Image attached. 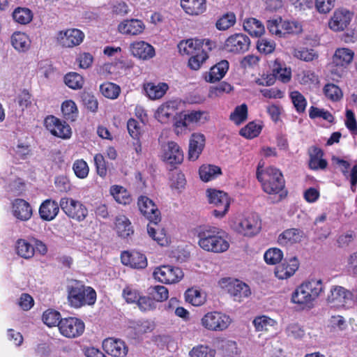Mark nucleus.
Returning <instances> with one entry per match:
<instances>
[{
	"instance_id": "nucleus-1",
	"label": "nucleus",
	"mask_w": 357,
	"mask_h": 357,
	"mask_svg": "<svg viewBox=\"0 0 357 357\" xmlns=\"http://www.w3.org/2000/svg\"><path fill=\"white\" fill-rule=\"evenodd\" d=\"M198 245L205 251L222 253L229 248L227 235L225 231L212 226H201L196 229Z\"/></svg>"
},
{
	"instance_id": "nucleus-2",
	"label": "nucleus",
	"mask_w": 357,
	"mask_h": 357,
	"mask_svg": "<svg viewBox=\"0 0 357 357\" xmlns=\"http://www.w3.org/2000/svg\"><path fill=\"white\" fill-rule=\"evenodd\" d=\"M261 165L259 162L257 169V178L261 183L263 190L269 195L279 194L277 202L281 201L286 196L285 192L283 195V190L285 185V181L282 172L280 169L268 167L264 170L261 169Z\"/></svg>"
},
{
	"instance_id": "nucleus-3",
	"label": "nucleus",
	"mask_w": 357,
	"mask_h": 357,
	"mask_svg": "<svg viewBox=\"0 0 357 357\" xmlns=\"http://www.w3.org/2000/svg\"><path fill=\"white\" fill-rule=\"evenodd\" d=\"M321 280L312 279L298 287L292 294L291 301L303 307H311L313 301L324 291Z\"/></svg>"
},
{
	"instance_id": "nucleus-4",
	"label": "nucleus",
	"mask_w": 357,
	"mask_h": 357,
	"mask_svg": "<svg viewBox=\"0 0 357 357\" xmlns=\"http://www.w3.org/2000/svg\"><path fill=\"white\" fill-rule=\"evenodd\" d=\"M231 323L230 317L222 312L213 311L206 313L201 319L202 326L212 331H222Z\"/></svg>"
},
{
	"instance_id": "nucleus-5",
	"label": "nucleus",
	"mask_w": 357,
	"mask_h": 357,
	"mask_svg": "<svg viewBox=\"0 0 357 357\" xmlns=\"http://www.w3.org/2000/svg\"><path fill=\"white\" fill-rule=\"evenodd\" d=\"M219 284L236 301H241L243 298L248 297L251 293L248 285L236 279L222 278Z\"/></svg>"
},
{
	"instance_id": "nucleus-6",
	"label": "nucleus",
	"mask_w": 357,
	"mask_h": 357,
	"mask_svg": "<svg viewBox=\"0 0 357 357\" xmlns=\"http://www.w3.org/2000/svg\"><path fill=\"white\" fill-rule=\"evenodd\" d=\"M234 229L245 236H253L261 229V221L257 214H250L236 222Z\"/></svg>"
},
{
	"instance_id": "nucleus-7",
	"label": "nucleus",
	"mask_w": 357,
	"mask_h": 357,
	"mask_svg": "<svg viewBox=\"0 0 357 357\" xmlns=\"http://www.w3.org/2000/svg\"><path fill=\"white\" fill-rule=\"evenodd\" d=\"M59 330L62 335L68 338L80 336L84 331V322L76 317L61 319L58 324Z\"/></svg>"
},
{
	"instance_id": "nucleus-8",
	"label": "nucleus",
	"mask_w": 357,
	"mask_h": 357,
	"mask_svg": "<svg viewBox=\"0 0 357 357\" xmlns=\"http://www.w3.org/2000/svg\"><path fill=\"white\" fill-rule=\"evenodd\" d=\"M207 195L209 203L216 207L213 211V215L217 218H222L227 212L230 205L227 194L221 190L208 189Z\"/></svg>"
},
{
	"instance_id": "nucleus-9",
	"label": "nucleus",
	"mask_w": 357,
	"mask_h": 357,
	"mask_svg": "<svg viewBox=\"0 0 357 357\" xmlns=\"http://www.w3.org/2000/svg\"><path fill=\"white\" fill-rule=\"evenodd\" d=\"M153 276L162 283L172 284L179 282L183 278V273L178 267L163 265L155 268Z\"/></svg>"
},
{
	"instance_id": "nucleus-10",
	"label": "nucleus",
	"mask_w": 357,
	"mask_h": 357,
	"mask_svg": "<svg viewBox=\"0 0 357 357\" xmlns=\"http://www.w3.org/2000/svg\"><path fill=\"white\" fill-rule=\"evenodd\" d=\"M59 206L68 217L78 221L83 220L88 214V210L85 206L71 198H62Z\"/></svg>"
},
{
	"instance_id": "nucleus-11",
	"label": "nucleus",
	"mask_w": 357,
	"mask_h": 357,
	"mask_svg": "<svg viewBox=\"0 0 357 357\" xmlns=\"http://www.w3.org/2000/svg\"><path fill=\"white\" fill-rule=\"evenodd\" d=\"M250 45V40L243 33H235L229 36L224 44V49L228 52L241 54L247 52Z\"/></svg>"
},
{
	"instance_id": "nucleus-12",
	"label": "nucleus",
	"mask_w": 357,
	"mask_h": 357,
	"mask_svg": "<svg viewBox=\"0 0 357 357\" xmlns=\"http://www.w3.org/2000/svg\"><path fill=\"white\" fill-rule=\"evenodd\" d=\"M137 205L141 213L151 223L157 225L160 221V212L152 199L146 196L141 195L138 198Z\"/></svg>"
},
{
	"instance_id": "nucleus-13",
	"label": "nucleus",
	"mask_w": 357,
	"mask_h": 357,
	"mask_svg": "<svg viewBox=\"0 0 357 357\" xmlns=\"http://www.w3.org/2000/svg\"><path fill=\"white\" fill-rule=\"evenodd\" d=\"M47 129L54 136L63 139L71 137L72 131L70 126L54 116H47L45 120Z\"/></svg>"
},
{
	"instance_id": "nucleus-14",
	"label": "nucleus",
	"mask_w": 357,
	"mask_h": 357,
	"mask_svg": "<svg viewBox=\"0 0 357 357\" xmlns=\"http://www.w3.org/2000/svg\"><path fill=\"white\" fill-rule=\"evenodd\" d=\"M332 162L338 167L345 178L349 181L351 190L355 192L357 188V164L354 165L349 172L351 165L348 161L333 156Z\"/></svg>"
},
{
	"instance_id": "nucleus-15",
	"label": "nucleus",
	"mask_w": 357,
	"mask_h": 357,
	"mask_svg": "<svg viewBox=\"0 0 357 357\" xmlns=\"http://www.w3.org/2000/svg\"><path fill=\"white\" fill-rule=\"evenodd\" d=\"M353 13L345 8L337 9L331 17L328 26L335 31H344L350 24Z\"/></svg>"
},
{
	"instance_id": "nucleus-16",
	"label": "nucleus",
	"mask_w": 357,
	"mask_h": 357,
	"mask_svg": "<svg viewBox=\"0 0 357 357\" xmlns=\"http://www.w3.org/2000/svg\"><path fill=\"white\" fill-rule=\"evenodd\" d=\"M327 301L333 306L344 307L352 301L351 291L341 286H333L328 295Z\"/></svg>"
},
{
	"instance_id": "nucleus-17",
	"label": "nucleus",
	"mask_w": 357,
	"mask_h": 357,
	"mask_svg": "<svg viewBox=\"0 0 357 357\" xmlns=\"http://www.w3.org/2000/svg\"><path fill=\"white\" fill-rule=\"evenodd\" d=\"M68 299L72 307L78 308L85 305L86 289L83 284L75 282L68 286Z\"/></svg>"
},
{
	"instance_id": "nucleus-18",
	"label": "nucleus",
	"mask_w": 357,
	"mask_h": 357,
	"mask_svg": "<svg viewBox=\"0 0 357 357\" xmlns=\"http://www.w3.org/2000/svg\"><path fill=\"white\" fill-rule=\"evenodd\" d=\"M121 262L133 268H144L147 266L146 256L137 251H124L121 255Z\"/></svg>"
},
{
	"instance_id": "nucleus-19",
	"label": "nucleus",
	"mask_w": 357,
	"mask_h": 357,
	"mask_svg": "<svg viewBox=\"0 0 357 357\" xmlns=\"http://www.w3.org/2000/svg\"><path fill=\"white\" fill-rule=\"evenodd\" d=\"M12 213L18 220L27 221L33 215V208L28 202L17 198L12 202Z\"/></svg>"
},
{
	"instance_id": "nucleus-20",
	"label": "nucleus",
	"mask_w": 357,
	"mask_h": 357,
	"mask_svg": "<svg viewBox=\"0 0 357 357\" xmlns=\"http://www.w3.org/2000/svg\"><path fill=\"white\" fill-rule=\"evenodd\" d=\"M162 159L171 165H179L183 160V151L176 142H169L164 146Z\"/></svg>"
},
{
	"instance_id": "nucleus-21",
	"label": "nucleus",
	"mask_w": 357,
	"mask_h": 357,
	"mask_svg": "<svg viewBox=\"0 0 357 357\" xmlns=\"http://www.w3.org/2000/svg\"><path fill=\"white\" fill-rule=\"evenodd\" d=\"M102 347L108 354L114 357H125L128 351L126 343L120 339H105L102 342Z\"/></svg>"
},
{
	"instance_id": "nucleus-22",
	"label": "nucleus",
	"mask_w": 357,
	"mask_h": 357,
	"mask_svg": "<svg viewBox=\"0 0 357 357\" xmlns=\"http://www.w3.org/2000/svg\"><path fill=\"white\" fill-rule=\"evenodd\" d=\"M84 38V33L79 29H68L61 32L58 38L61 45L64 47H73L79 45Z\"/></svg>"
},
{
	"instance_id": "nucleus-23",
	"label": "nucleus",
	"mask_w": 357,
	"mask_h": 357,
	"mask_svg": "<svg viewBox=\"0 0 357 357\" xmlns=\"http://www.w3.org/2000/svg\"><path fill=\"white\" fill-rule=\"evenodd\" d=\"M130 50L133 56L142 60H148L155 56V49L149 43L143 41H135L130 44Z\"/></svg>"
},
{
	"instance_id": "nucleus-24",
	"label": "nucleus",
	"mask_w": 357,
	"mask_h": 357,
	"mask_svg": "<svg viewBox=\"0 0 357 357\" xmlns=\"http://www.w3.org/2000/svg\"><path fill=\"white\" fill-rule=\"evenodd\" d=\"M298 261L296 257H291L289 260L284 259L275 268V275L280 280L290 278L298 270Z\"/></svg>"
},
{
	"instance_id": "nucleus-25",
	"label": "nucleus",
	"mask_w": 357,
	"mask_h": 357,
	"mask_svg": "<svg viewBox=\"0 0 357 357\" xmlns=\"http://www.w3.org/2000/svg\"><path fill=\"white\" fill-rule=\"evenodd\" d=\"M144 29V22L137 19L124 20L118 26V31L121 33L128 36L139 35Z\"/></svg>"
},
{
	"instance_id": "nucleus-26",
	"label": "nucleus",
	"mask_w": 357,
	"mask_h": 357,
	"mask_svg": "<svg viewBox=\"0 0 357 357\" xmlns=\"http://www.w3.org/2000/svg\"><path fill=\"white\" fill-rule=\"evenodd\" d=\"M205 145V137L202 133L192 134L188 150V158L190 160H196L202 152Z\"/></svg>"
},
{
	"instance_id": "nucleus-27",
	"label": "nucleus",
	"mask_w": 357,
	"mask_h": 357,
	"mask_svg": "<svg viewBox=\"0 0 357 357\" xmlns=\"http://www.w3.org/2000/svg\"><path fill=\"white\" fill-rule=\"evenodd\" d=\"M305 234L303 230L291 228L281 233L278 236V241L282 245H292L301 242Z\"/></svg>"
},
{
	"instance_id": "nucleus-28",
	"label": "nucleus",
	"mask_w": 357,
	"mask_h": 357,
	"mask_svg": "<svg viewBox=\"0 0 357 357\" xmlns=\"http://www.w3.org/2000/svg\"><path fill=\"white\" fill-rule=\"evenodd\" d=\"M308 154L310 156L309 167L313 170L325 169L327 167L328 162L323 159V151L315 146H312L308 149Z\"/></svg>"
},
{
	"instance_id": "nucleus-29",
	"label": "nucleus",
	"mask_w": 357,
	"mask_h": 357,
	"mask_svg": "<svg viewBox=\"0 0 357 357\" xmlns=\"http://www.w3.org/2000/svg\"><path fill=\"white\" fill-rule=\"evenodd\" d=\"M181 6L188 15H199L206 10V0H181Z\"/></svg>"
},
{
	"instance_id": "nucleus-30",
	"label": "nucleus",
	"mask_w": 357,
	"mask_h": 357,
	"mask_svg": "<svg viewBox=\"0 0 357 357\" xmlns=\"http://www.w3.org/2000/svg\"><path fill=\"white\" fill-rule=\"evenodd\" d=\"M59 204L52 199L45 200L39 208V214L43 220L51 221L55 218L59 211Z\"/></svg>"
},
{
	"instance_id": "nucleus-31",
	"label": "nucleus",
	"mask_w": 357,
	"mask_h": 357,
	"mask_svg": "<svg viewBox=\"0 0 357 357\" xmlns=\"http://www.w3.org/2000/svg\"><path fill=\"white\" fill-rule=\"evenodd\" d=\"M229 62L227 60H222L215 66L211 68L208 75L205 76V79L208 82H215L221 79L229 69Z\"/></svg>"
},
{
	"instance_id": "nucleus-32",
	"label": "nucleus",
	"mask_w": 357,
	"mask_h": 357,
	"mask_svg": "<svg viewBox=\"0 0 357 357\" xmlns=\"http://www.w3.org/2000/svg\"><path fill=\"white\" fill-rule=\"evenodd\" d=\"M115 229L119 236L127 238L133 234L134 231L129 219L124 215H119L115 218Z\"/></svg>"
},
{
	"instance_id": "nucleus-33",
	"label": "nucleus",
	"mask_w": 357,
	"mask_h": 357,
	"mask_svg": "<svg viewBox=\"0 0 357 357\" xmlns=\"http://www.w3.org/2000/svg\"><path fill=\"white\" fill-rule=\"evenodd\" d=\"M178 104L176 101H168L161 105L157 109L155 117L162 123H167L177 109Z\"/></svg>"
},
{
	"instance_id": "nucleus-34",
	"label": "nucleus",
	"mask_w": 357,
	"mask_h": 357,
	"mask_svg": "<svg viewBox=\"0 0 357 357\" xmlns=\"http://www.w3.org/2000/svg\"><path fill=\"white\" fill-rule=\"evenodd\" d=\"M271 70L276 79L283 83L290 81L291 77V70L290 68H287L286 64L276 59L272 65Z\"/></svg>"
},
{
	"instance_id": "nucleus-35",
	"label": "nucleus",
	"mask_w": 357,
	"mask_h": 357,
	"mask_svg": "<svg viewBox=\"0 0 357 357\" xmlns=\"http://www.w3.org/2000/svg\"><path fill=\"white\" fill-rule=\"evenodd\" d=\"M168 89V85L164 82H161L158 84L149 82L144 86L146 94L151 100L161 98L165 94Z\"/></svg>"
},
{
	"instance_id": "nucleus-36",
	"label": "nucleus",
	"mask_w": 357,
	"mask_h": 357,
	"mask_svg": "<svg viewBox=\"0 0 357 357\" xmlns=\"http://www.w3.org/2000/svg\"><path fill=\"white\" fill-rule=\"evenodd\" d=\"M10 42L13 47L18 52L27 51L31 45V41L29 36L22 32H15L10 38Z\"/></svg>"
},
{
	"instance_id": "nucleus-37",
	"label": "nucleus",
	"mask_w": 357,
	"mask_h": 357,
	"mask_svg": "<svg viewBox=\"0 0 357 357\" xmlns=\"http://www.w3.org/2000/svg\"><path fill=\"white\" fill-rule=\"evenodd\" d=\"M110 194L115 201L123 205L129 204L132 198L129 192L123 186L114 185L110 188Z\"/></svg>"
},
{
	"instance_id": "nucleus-38",
	"label": "nucleus",
	"mask_w": 357,
	"mask_h": 357,
	"mask_svg": "<svg viewBox=\"0 0 357 357\" xmlns=\"http://www.w3.org/2000/svg\"><path fill=\"white\" fill-rule=\"evenodd\" d=\"M243 29L250 36L260 37L265 31L264 26L255 18H249L244 21Z\"/></svg>"
},
{
	"instance_id": "nucleus-39",
	"label": "nucleus",
	"mask_w": 357,
	"mask_h": 357,
	"mask_svg": "<svg viewBox=\"0 0 357 357\" xmlns=\"http://www.w3.org/2000/svg\"><path fill=\"white\" fill-rule=\"evenodd\" d=\"M354 53L348 48H338L333 56V63L336 66H347L354 59Z\"/></svg>"
},
{
	"instance_id": "nucleus-40",
	"label": "nucleus",
	"mask_w": 357,
	"mask_h": 357,
	"mask_svg": "<svg viewBox=\"0 0 357 357\" xmlns=\"http://www.w3.org/2000/svg\"><path fill=\"white\" fill-rule=\"evenodd\" d=\"M200 178L205 182H208L217 178L222 174L221 169L215 165H204L200 167L199 170Z\"/></svg>"
},
{
	"instance_id": "nucleus-41",
	"label": "nucleus",
	"mask_w": 357,
	"mask_h": 357,
	"mask_svg": "<svg viewBox=\"0 0 357 357\" xmlns=\"http://www.w3.org/2000/svg\"><path fill=\"white\" fill-rule=\"evenodd\" d=\"M199 39H188L185 41H181L178 45V48L181 54L192 55L201 52Z\"/></svg>"
},
{
	"instance_id": "nucleus-42",
	"label": "nucleus",
	"mask_w": 357,
	"mask_h": 357,
	"mask_svg": "<svg viewBox=\"0 0 357 357\" xmlns=\"http://www.w3.org/2000/svg\"><path fill=\"white\" fill-rule=\"evenodd\" d=\"M17 254L24 259L31 258L35 252L33 245L24 239L17 240L15 245Z\"/></svg>"
},
{
	"instance_id": "nucleus-43",
	"label": "nucleus",
	"mask_w": 357,
	"mask_h": 357,
	"mask_svg": "<svg viewBox=\"0 0 357 357\" xmlns=\"http://www.w3.org/2000/svg\"><path fill=\"white\" fill-rule=\"evenodd\" d=\"M147 292L155 302H162L169 297L168 289L162 285L151 286L148 288Z\"/></svg>"
},
{
	"instance_id": "nucleus-44",
	"label": "nucleus",
	"mask_w": 357,
	"mask_h": 357,
	"mask_svg": "<svg viewBox=\"0 0 357 357\" xmlns=\"http://www.w3.org/2000/svg\"><path fill=\"white\" fill-rule=\"evenodd\" d=\"M291 54L295 58L306 62L312 61L318 57V54L313 49L306 47L294 48Z\"/></svg>"
},
{
	"instance_id": "nucleus-45",
	"label": "nucleus",
	"mask_w": 357,
	"mask_h": 357,
	"mask_svg": "<svg viewBox=\"0 0 357 357\" xmlns=\"http://www.w3.org/2000/svg\"><path fill=\"white\" fill-rule=\"evenodd\" d=\"M323 91L325 96L333 102H337L343 97L342 89L334 84H326Z\"/></svg>"
},
{
	"instance_id": "nucleus-46",
	"label": "nucleus",
	"mask_w": 357,
	"mask_h": 357,
	"mask_svg": "<svg viewBox=\"0 0 357 357\" xmlns=\"http://www.w3.org/2000/svg\"><path fill=\"white\" fill-rule=\"evenodd\" d=\"M185 301L195 306H200L205 302V296L196 289H188L185 293Z\"/></svg>"
},
{
	"instance_id": "nucleus-47",
	"label": "nucleus",
	"mask_w": 357,
	"mask_h": 357,
	"mask_svg": "<svg viewBox=\"0 0 357 357\" xmlns=\"http://www.w3.org/2000/svg\"><path fill=\"white\" fill-rule=\"evenodd\" d=\"M14 20L22 24L29 23L33 17L31 11L26 8H17L13 13Z\"/></svg>"
},
{
	"instance_id": "nucleus-48",
	"label": "nucleus",
	"mask_w": 357,
	"mask_h": 357,
	"mask_svg": "<svg viewBox=\"0 0 357 357\" xmlns=\"http://www.w3.org/2000/svg\"><path fill=\"white\" fill-rule=\"evenodd\" d=\"M248 118V107L245 104H242L236 107L234 112L231 113L229 119L236 125L243 123Z\"/></svg>"
},
{
	"instance_id": "nucleus-49",
	"label": "nucleus",
	"mask_w": 357,
	"mask_h": 357,
	"mask_svg": "<svg viewBox=\"0 0 357 357\" xmlns=\"http://www.w3.org/2000/svg\"><path fill=\"white\" fill-rule=\"evenodd\" d=\"M289 98L298 113H303L305 111L307 100L299 91H294L290 92Z\"/></svg>"
},
{
	"instance_id": "nucleus-50",
	"label": "nucleus",
	"mask_w": 357,
	"mask_h": 357,
	"mask_svg": "<svg viewBox=\"0 0 357 357\" xmlns=\"http://www.w3.org/2000/svg\"><path fill=\"white\" fill-rule=\"evenodd\" d=\"M64 82L69 88L79 89L84 84V79L79 74L71 72L65 75Z\"/></svg>"
},
{
	"instance_id": "nucleus-51",
	"label": "nucleus",
	"mask_w": 357,
	"mask_h": 357,
	"mask_svg": "<svg viewBox=\"0 0 357 357\" xmlns=\"http://www.w3.org/2000/svg\"><path fill=\"white\" fill-rule=\"evenodd\" d=\"M102 94L110 99H116L120 93V87L112 82H106L100 86Z\"/></svg>"
},
{
	"instance_id": "nucleus-52",
	"label": "nucleus",
	"mask_w": 357,
	"mask_h": 357,
	"mask_svg": "<svg viewBox=\"0 0 357 357\" xmlns=\"http://www.w3.org/2000/svg\"><path fill=\"white\" fill-rule=\"evenodd\" d=\"M147 231L150 237L155 241L159 245L164 246L168 243V237L163 229L157 230L150 225H148Z\"/></svg>"
},
{
	"instance_id": "nucleus-53",
	"label": "nucleus",
	"mask_w": 357,
	"mask_h": 357,
	"mask_svg": "<svg viewBox=\"0 0 357 357\" xmlns=\"http://www.w3.org/2000/svg\"><path fill=\"white\" fill-rule=\"evenodd\" d=\"M61 111L67 120L75 121L77 117V109L73 100H66L61 105Z\"/></svg>"
},
{
	"instance_id": "nucleus-54",
	"label": "nucleus",
	"mask_w": 357,
	"mask_h": 357,
	"mask_svg": "<svg viewBox=\"0 0 357 357\" xmlns=\"http://www.w3.org/2000/svg\"><path fill=\"white\" fill-rule=\"evenodd\" d=\"M190 357H215V350L206 345L194 347L189 353Z\"/></svg>"
},
{
	"instance_id": "nucleus-55",
	"label": "nucleus",
	"mask_w": 357,
	"mask_h": 357,
	"mask_svg": "<svg viewBox=\"0 0 357 357\" xmlns=\"http://www.w3.org/2000/svg\"><path fill=\"white\" fill-rule=\"evenodd\" d=\"M61 319L60 313L54 310L49 309L43 312V321L49 327L58 326Z\"/></svg>"
},
{
	"instance_id": "nucleus-56",
	"label": "nucleus",
	"mask_w": 357,
	"mask_h": 357,
	"mask_svg": "<svg viewBox=\"0 0 357 357\" xmlns=\"http://www.w3.org/2000/svg\"><path fill=\"white\" fill-rule=\"evenodd\" d=\"M261 130V126L255 122H250L240 130V135L248 139H252L257 137Z\"/></svg>"
},
{
	"instance_id": "nucleus-57",
	"label": "nucleus",
	"mask_w": 357,
	"mask_h": 357,
	"mask_svg": "<svg viewBox=\"0 0 357 357\" xmlns=\"http://www.w3.org/2000/svg\"><path fill=\"white\" fill-rule=\"evenodd\" d=\"M256 331H266L269 327L275 324V321L266 316H260L256 317L252 321Z\"/></svg>"
},
{
	"instance_id": "nucleus-58",
	"label": "nucleus",
	"mask_w": 357,
	"mask_h": 357,
	"mask_svg": "<svg viewBox=\"0 0 357 357\" xmlns=\"http://www.w3.org/2000/svg\"><path fill=\"white\" fill-rule=\"evenodd\" d=\"M236 22V15L233 13H227L223 15L217 22L216 28L218 30H227Z\"/></svg>"
},
{
	"instance_id": "nucleus-59",
	"label": "nucleus",
	"mask_w": 357,
	"mask_h": 357,
	"mask_svg": "<svg viewBox=\"0 0 357 357\" xmlns=\"http://www.w3.org/2000/svg\"><path fill=\"white\" fill-rule=\"evenodd\" d=\"M208 59L206 52L204 50L191 55L188 60V66L192 70H198L201 65Z\"/></svg>"
},
{
	"instance_id": "nucleus-60",
	"label": "nucleus",
	"mask_w": 357,
	"mask_h": 357,
	"mask_svg": "<svg viewBox=\"0 0 357 357\" xmlns=\"http://www.w3.org/2000/svg\"><path fill=\"white\" fill-rule=\"evenodd\" d=\"M130 328L135 331L136 335H141L151 332L153 329V325L147 320H140L132 323Z\"/></svg>"
},
{
	"instance_id": "nucleus-61",
	"label": "nucleus",
	"mask_w": 357,
	"mask_h": 357,
	"mask_svg": "<svg viewBox=\"0 0 357 357\" xmlns=\"http://www.w3.org/2000/svg\"><path fill=\"white\" fill-rule=\"evenodd\" d=\"M283 257L282 252L279 248H270L264 253V260L268 264L279 263Z\"/></svg>"
},
{
	"instance_id": "nucleus-62",
	"label": "nucleus",
	"mask_w": 357,
	"mask_h": 357,
	"mask_svg": "<svg viewBox=\"0 0 357 357\" xmlns=\"http://www.w3.org/2000/svg\"><path fill=\"white\" fill-rule=\"evenodd\" d=\"M257 48L260 53L264 54H271L275 49V43L265 38L258 40L257 43Z\"/></svg>"
},
{
	"instance_id": "nucleus-63",
	"label": "nucleus",
	"mask_w": 357,
	"mask_h": 357,
	"mask_svg": "<svg viewBox=\"0 0 357 357\" xmlns=\"http://www.w3.org/2000/svg\"><path fill=\"white\" fill-rule=\"evenodd\" d=\"M282 19L280 17H278L275 19L269 20L267 21V29L270 33L272 35H275L278 38H281L282 33Z\"/></svg>"
},
{
	"instance_id": "nucleus-64",
	"label": "nucleus",
	"mask_w": 357,
	"mask_h": 357,
	"mask_svg": "<svg viewBox=\"0 0 357 357\" xmlns=\"http://www.w3.org/2000/svg\"><path fill=\"white\" fill-rule=\"evenodd\" d=\"M73 169L75 175L80 178H86L89 171L88 165L84 160H76L73 164Z\"/></svg>"
}]
</instances>
